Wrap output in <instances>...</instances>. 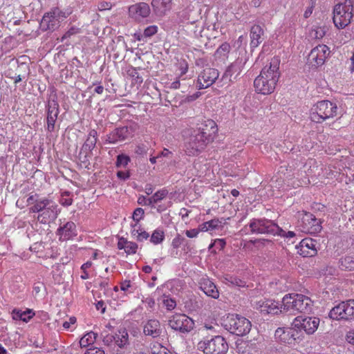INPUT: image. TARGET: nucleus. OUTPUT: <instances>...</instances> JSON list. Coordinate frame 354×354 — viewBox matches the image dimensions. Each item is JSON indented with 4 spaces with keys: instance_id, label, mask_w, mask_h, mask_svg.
Segmentation results:
<instances>
[{
    "instance_id": "nucleus-1",
    "label": "nucleus",
    "mask_w": 354,
    "mask_h": 354,
    "mask_svg": "<svg viewBox=\"0 0 354 354\" xmlns=\"http://www.w3.org/2000/svg\"><path fill=\"white\" fill-rule=\"evenodd\" d=\"M279 64V59L273 57L269 66H266L261 70L260 75L254 81V86L257 93L268 95L274 91L280 76Z\"/></svg>"
},
{
    "instance_id": "nucleus-2",
    "label": "nucleus",
    "mask_w": 354,
    "mask_h": 354,
    "mask_svg": "<svg viewBox=\"0 0 354 354\" xmlns=\"http://www.w3.org/2000/svg\"><path fill=\"white\" fill-rule=\"evenodd\" d=\"M313 301L310 297L301 294L292 293L286 295L281 301V308L284 313L290 312L308 313L312 310Z\"/></svg>"
},
{
    "instance_id": "nucleus-3",
    "label": "nucleus",
    "mask_w": 354,
    "mask_h": 354,
    "mask_svg": "<svg viewBox=\"0 0 354 354\" xmlns=\"http://www.w3.org/2000/svg\"><path fill=\"white\" fill-rule=\"evenodd\" d=\"M197 348L204 354H227L229 345L226 339L221 335H214L211 338L205 337L201 340Z\"/></svg>"
},
{
    "instance_id": "nucleus-4",
    "label": "nucleus",
    "mask_w": 354,
    "mask_h": 354,
    "mask_svg": "<svg viewBox=\"0 0 354 354\" xmlns=\"http://www.w3.org/2000/svg\"><path fill=\"white\" fill-rule=\"evenodd\" d=\"M354 0H344L336 4L333 9V23L338 29H343L351 24L353 17Z\"/></svg>"
},
{
    "instance_id": "nucleus-5",
    "label": "nucleus",
    "mask_w": 354,
    "mask_h": 354,
    "mask_svg": "<svg viewBox=\"0 0 354 354\" xmlns=\"http://www.w3.org/2000/svg\"><path fill=\"white\" fill-rule=\"evenodd\" d=\"M337 106L329 100L318 102L311 109L310 120L316 123H322L326 120L336 116Z\"/></svg>"
},
{
    "instance_id": "nucleus-6",
    "label": "nucleus",
    "mask_w": 354,
    "mask_h": 354,
    "mask_svg": "<svg viewBox=\"0 0 354 354\" xmlns=\"http://www.w3.org/2000/svg\"><path fill=\"white\" fill-rule=\"evenodd\" d=\"M223 326L232 334L243 336L250 332L252 325L245 317L239 315H230L223 320Z\"/></svg>"
},
{
    "instance_id": "nucleus-7",
    "label": "nucleus",
    "mask_w": 354,
    "mask_h": 354,
    "mask_svg": "<svg viewBox=\"0 0 354 354\" xmlns=\"http://www.w3.org/2000/svg\"><path fill=\"white\" fill-rule=\"evenodd\" d=\"M210 142L198 131L194 130L185 142V152L189 156H195L201 152Z\"/></svg>"
},
{
    "instance_id": "nucleus-8",
    "label": "nucleus",
    "mask_w": 354,
    "mask_h": 354,
    "mask_svg": "<svg viewBox=\"0 0 354 354\" xmlns=\"http://www.w3.org/2000/svg\"><path fill=\"white\" fill-rule=\"evenodd\" d=\"M297 227L301 232L306 234H317L322 228L320 221L313 214L307 212L301 214Z\"/></svg>"
},
{
    "instance_id": "nucleus-9",
    "label": "nucleus",
    "mask_w": 354,
    "mask_h": 354,
    "mask_svg": "<svg viewBox=\"0 0 354 354\" xmlns=\"http://www.w3.org/2000/svg\"><path fill=\"white\" fill-rule=\"evenodd\" d=\"M252 234H264L276 235L279 226L272 220L266 218H253L249 223Z\"/></svg>"
},
{
    "instance_id": "nucleus-10",
    "label": "nucleus",
    "mask_w": 354,
    "mask_h": 354,
    "mask_svg": "<svg viewBox=\"0 0 354 354\" xmlns=\"http://www.w3.org/2000/svg\"><path fill=\"white\" fill-rule=\"evenodd\" d=\"M169 326L174 330L181 333H187L194 328V320L185 314H176L168 321Z\"/></svg>"
},
{
    "instance_id": "nucleus-11",
    "label": "nucleus",
    "mask_w": 354,
    "mask_h": 354,
    "mask_svg": "<svg viewBox=\"0 0 354 354\" xmlns=\"http://www.w3.org/2000/svg\"><path fill=\"white\" fill-rule=\"evenodd\" d=\"M136 128L133 126H124L115 128L107 135L106 142L115 144L132 138L134 136Z\"/></svg>"
},
{
    "instance_id": "nucleus-12",
    "label": "nucleus",
    "mask_w": 354,
    "mask_h": 354,
    "mask_svg": "<svg viewBox=\"0 0 354 354\" xmlns=\"http://www.w3.org/2000/svg\"><path fill=\"white\" fill-rule=\"evenodd\" d=\"M319 318L316 317L299 316L296 317L292 323L295 328L303 329L307 334H313L319 325Z\"/></svg>"
},
{
    "instance_id": "nucleus-13",
    "label": "nucleus",
    "mask_w": 354,
    "mask_h": 354,
    "mask_svg": "<svg viewBox=\"0 0 354 354\" xmlns=\"http://www.w3.org/2000/svg\"><path fill=\"white\" fill-rule=\"evenodd\" d=\"M329 54V48L326 45H318L311 50L308 55V61L311 64L314 62V66L316 67L320 66L324 64Z\"/></svg>"
},
{
    "instance_id": "nucleus-14",
    "label": "nucleus",
    "mask_w": 354,
    "mask_h": 354,
    "mask_svg": "<svg viewBox=\"0 0 354 354\" xmlns=\"http://www.w3.org/2000/svg\"><path fill=\"white\" fill-rule=\"evenodd\" d=\"M218 70L212 68H205L198 77L196 87L203 89L211 86L218 77Z\"/></svg>"
},
{
    "instance_id": "nucleus-15",
    "label": "nucleus",
    "mask_w": 354,
    "mask_h": 354,
    "mask_svg": "<svg viewBox=\"0 0 354 354\" xmlns=\"http://www.w3.org/2000/svg\"><path fill=\"white\" fill-rule=\"evenodd\" d=\"M319 244L312 238L303 239L297 249L298 253L304 257H311L317 254Z\"/></svg>"
},
{
    "instance_id": "nucleus-16",
    "label": "nucleus",
    "mask_w": 354,
    "mask_h": 354,
    "mask_svg": "<svg viewBox=\"0 0 354 354\" xmlns=\"http://www.w3.org/2000/svg\"><path fill=\"white\" fill-rule=\"evenodd\" d=\"M47 108V130L53 132L55 130V122L59 113V106L56 99L53 98L48 100Z\"/></svg>"
},
{
    "instance_id": "nucleus-17",
    "label": "nucleus",
    "mask_w": 354,
    "mask_h": 354,
    "mask_svg": "<svg viewBox=\"0 0 354 354\" xmlns=\"http://www.w3.org/2000/svg\"><path fill=\"white\" fill-rule=\"evenodd\" d=\"M257 305L261 313L263 314L277 315L283 312V308H281V304L274 300H261L258 301Z\"/></svg>"
},
{
    "instance_id": "nucleus-18",
    "label": "nucleus",
    "mask_w": 354,
    "mask_h": 354,
    "mask_svg": "<svg viewBox=\"0 0 354 354\" xmlns=\"http://www.w3.org/2000/svg\"><path fill=\"white\" fill-rule=\"evenodd\" d=\"M248 61V58L245 57H238L234 62L231 64L225 72L223 75V79L229 78L230 81H232V77L234 74L236 75L234 77V79H236L238 75L241 72L244 65L246 64Z\"/></svg>"
},
{
    "instance_id": "nucleus-19",
    "label": "nucleus",
    "mask_w": 354,
    "mask_h": 354,
    "mask_svg": "<svg viewBox=\"0 0 354 354\" xmlns=\"http://www.w3.org/2000/svg\"><path fill=\"white\" fill-rule=\"evenodd\" d=\"M163 328L158 319H149L144 325L143 333L145 335L157 338L162 335Z\"/></svg>"
},
{
    "instance_id": "nucleus-20",
    "label": "nucleus",
    "mask_w": 354,
    "mask_h": 354,
    "mask_svg": "<svg viewBox=\"0 0 354 354\" xmlns=\"http://www.w3.org/2000/svg\"><path fill=\"white\" fill-rule=\"evenodd\" d=\"M129 15L134 19L139 20L145 18L150 14L149 6L145 2H140L131 6L129 8Z\"/></svg>"
},
{
    "instance_id": "nucleus-21",
    "label": "nucleus",
    "mask_w": 354,
    "mask_h": 354,
    "mask_svg": "<svg viewBox=\"0 0 354 354\" xmlns=\"http://www.w3.org/2000/svg\"><path fill=\"white\" fill-rule=\"evenodd\" d=\"M57 235H59V240L62 241L73 239L77 235L75 224L72 221H68L62 226L60 225L57 229Z\"/></svg>"
},
{
    "instance_id": "nucleus-22",
    "label": "nucleus",
    "mask_w": 354,
    "mask_h": 354,
    "mask_svg": "<svg viewBox=\"0 0 354 354\" xmlns=\"http://www.w3.org/2000/svg\"><path fill=\"white\" fill-rule=\"evenodd\" d=\"M201 134L206 137V139L212 142L217 133V125L212 120H207L201 124V127L196 129Z\"/></svg>"
},
{
    "instance_id": "nucleus-23",
    "label": "nucleus",
    "mask_w": 354,
    "mask_h": 354,
    "mask_svg": "<svg viewBox=\"0 0 354 354\" xmlns=\"http://www.w3.org/2000/svg\"><path fill=\"white\" fill-rule=\"evenodd\" d=\"M57 216V205L53 201L50 205L41 213L37 216V221L43 224H46L51 220H55Z\"/></svg>"
},
{
    "instance_id": "nucleus-24",
    "label": "nucleus",
    "mask_w": 354,
    "mask_h": 354,
    "mask_svg": "<svg viewBox=\"0 0 354 354\" xmlns=\"http://www.w3.org/2000/svg\"><path fill=\"white\" fill-rule=\"evenodd\" d=\"M59 23V21L54 17L50 11L45 13L43 16L40 22V26L44 30H54L58 27Z\"/></svg>"
},
{
    "instance_id": "nucleus-25",
    "label": "nucleus",
    "mask_w": 354,
    "mask_h": 354,
    "mask_svg": "<svg viewBox=\"0 0 354 354\" xmlns=\"http://www.w3.org/2000/svg\"><path fill=\"white\" fill-rule=\"evenodd\" d=\"M172 0H152L151 6L158 16H163L171 9Z\"/></svg>"
},
{
    "instance_id": "nucleus-26",
    "label": "nucleus",
    "mask_w": 354,
    "mask_h": 354,
    "mask_svg": "<svg viewBox=\"0 0 354 354\" xmlns=\"http://www.w3.org/2000/svg\"><path fill=\"white\" fill-rule=\"evenodd\" d=\"M263 30L259 25H254L250 29V46L251 48L257 47L263 41L262 35Z\"/></svg>"
},
{
    "instance_id": "nucleus-27",
    "label": "nucleus",
    "mask_w": 354,
    "mask_h": 354,
    "mask_svg": "<svg viewBox=\"0 0 354 354\" xmlns=\"http://www.w3.org/2000/svg\"><path fill=\"white\" fill-rule=\"evenodd\" d=\"M97 140V133L95 129L89 131L88 137L84 142L81 151L84 153L92 154V150L95 147Z\"/></svg>"
},
{
    "instance_id": "nucleus-28",
    "label": "nucleus",
    "mask_w": 354,
    "mask_h": 354,
    "mask_svg": "<svg viewBox=\"0 0 354 354\" xmlns=\"http://www.w3.org/2000/svg\"><path fill=\"white\" fill-rule=\"evenodd\" d=\"M346 311L345 310V304L344 302L342 301L330 310L329 313V317L333 319L346 320Z\"/></svg>"
},
{
    "instance_id": "nucleus-29",
    "label": "nucleus",
    "mask_w": 354,
    "mask_h": 354,
    "mask_svg": "<svg viewBox=\"0 0 354 354\" xmlns=\"http://www.w3.org/2000/svg\"><path fill=\"white\" fill-rule=\"evenodd\" d=\"M34 315L35 313L30 309L22 311L21 310L15 308L12 311L13 319L21 320L24 322H28Z\"/></svg>"
},
{
    "instance_id": "nucleus-30",
    "label": "nucleus",
    "mask_w": 354,
    "mask_h": 354,
    "mask_svg": "<svg viewBox=\"0 0 354 354\" xmlns=\"http://www.w3.org/2000/svg\"><path fill=\"white\" fill-rule=\"evenodd\" d=\"M51 202V200L46 198L36 199L35 205L30 208V212L40 214L43 212L49 205H50Z\"/></svg>"
},
{
    "instance_id": "nucleus-31",
    "label": "nucleus",
    "mask_w": 354,
    "mask_h": 354,
    "mask_svg": "<svg viewBox=\"0 0 354 354\" xmlns=\"http://www.w3.org/2000/svg\"><path fill=\"white\" fill-rule=\"evenodd\" d=\"M201 290L209 297L216 299L219 296L218 289L214 283L210 281H207L203 283L201 286Z\"/></svg>"
},
{
    "instance_id": "nucleus-32",
    "label": "nucleus",
    "mask_w": 354,
    "mask_h": 354,
    "mask_svg": "<svg viewBox=\"0 0 354 354\" xmlns=\"http://www.w3.org/2000/svg\"><path fill=\"white\" fill-rule=\"evenodd\" d=\"M339 268L344 271L354 270V257L351 256H345L339 260Z\"/></svg>"
},
{
    "instance_id": "nucleus-33",
    "label": "nucleus",
    "mask_w": 354,
    "mask_h": 354,
    "mask_svg": "<svg viewBox=\"0 0 354 354\" xmlns=\"http://www.w3.org/2000/svg\"><path fill=\"white\" fill-rule=\"evenodd\" d=\"M168 193V190L165 188L157 191L152 195V196L149 198L148 206L153 207L154 204L158 203L165 198L167 196Z\"/></svg>"
},
{
    "instance_id": "nucleus-34",
    "label": "nucleus",
    "mask_w": 354,
    "mask_h": 354,
    "mask_svg": "<svg viewBox=\"0 0 354 354\" xmlns=\"http://www.w3.org/2000/svg\"><path fill=\"white\" fill-rule=\"evenodd\" d=\"M115 344L120 348H124L129 344V335L126 329L119 331L118 334H115Z\"/></svg>"
},
{
    "instance_id": "nucleus-35",
    "label": "nucleus",
    "mask_w": 354,
    "mask_h": 354,
    "mask_svg": "<svg viewBox=\"0 0 354 354\" xmlns=\"http://www.w3.org/2000/svg\"><path fill=\"white\" fill-rule=\"evenodd\" d=\"M275 336L280 337L281 340L283 342L288 341V337H291L293 339H295L294 331L292 329L284 330L283 329L279 328L275 331Z\"/></svg>"
},
{
    "instance_id": "nucleus-36",
    "label": "nucleus",
    "mask_w": 354,
    "mask_h": 354,
    "mask_svg": "<svg viewBox=\"0 0 354 354\" xmlns=\"http://www.w3.org/2000/svg\"><path fill=\"white\" fill-rule=\"evenodd\" d=\"M224 281L226 284L239 287H245L246 283L245 281L232 275H226L224 277Z\"/></svg>"
},
{
    "instance_id": "nucleus-37",
    "label": "nucleus",
    "mask_w": 354,
    "mask_h": 354,
    "mask_svg": "<svg viewBox=\"0 0 354 354\" xmlns=\"http://www.w3.org/2000/svg\"><path fill=\"white\" fill-rule=\"evenodd\" d=\"M97 334L90 332L84 335L80 340V345L82 348L86 347L89 344H93L96 338Z\"/></svg>"
},
{
    "instance_id": "nucleus-38",
    "label": "nucleus",
    "mask_w": 354,
    "mask_h": 354,
    "mask_svg": "<svg viewBox=\"0 0 354 354\" xmlns=\"http://www.w3.org/2000/svg\"><path fill=\"white\" fill-rule=\"evenodd\" d=\"M230 46L228 43L225 42L222 44L215 52V56L217 58L221 59L227 57L230 53Z\"/></svg>"
},
{
    "instance_id": "nucleus-39",
    "label": "nucleus",
    "mask_w": 354,
    "mask_h": 354,
    "mask_svg": "<svg viewBox=\"0 0 354 354\" xmlns=\"http://www.w3.org/2000/svg\"><path fill=\"white\" fill-rule=\"evenodd\" d=\"M344 302L345 310L346 311V320L354 319V299H349Z\"/></svg>"
},
{
    "instance_id": "nucleus-40",
    "label": "nucleus",
    "mask_w": 354,
    "mask_h": 354,
    "mask_svg": "<svg viewBox=\"0 0 354 354\" xmlns=\"http://www.w3.org/2000/svg\"><path fill=\"white\" fill-rule=\"evenodd\" d=\"M164 232L161 230H156L153 232L150 241L153 244H158L164 240Z\"/></svg>"
},
{
    "instance_id": "nucleus-41",
    "label": "nucleus",
    "mask_w": 354,
    "mask_h": 354,
    "mask_svg": "<svg viewBox=\"0 0 354 354\" xmlns=\"http://www.w3.org/2000/svg\"><path fill=\"white\" fill-rule=\"evenodd\" d=\"M158 28L156 26H150L146 28L144 30L143 35L138 36L137 39L140 41L143 37H149L153 36L157 32Z\"/></svg>"
},
{
    "instance_id": "nucleus-42",
    "label": "nucleus",
    "mask_w": 354,
    "mask_h": 354,
    "mask_svg": "<svg viewBox=\"0 0 354 354\" xmlns=\"http://www.w3.org/2000/svg\"><path fill=\"white\" fill-rule=\"evenodd\" d=\"M130 162V158L124 154H120L117 156L116 166L118 167H126Z\"/></svg>"
},
{
    "instance_id": "nucleus-43",
    "label": "nucleus",
    "mask_w": 354,
    "mask_h": 354,
    "mask_svg": "<svg viewBox=\"0 0 354 354\" xmlns=\"http://www.w3.org/2000/svg\"><path fill=\"white\" fill-rule=\"evenodd\" d=\"M50 14L54 16V17L57 18L58 20L60 19H65L69 15L65 12L61 10L59 8H54L50 10Z\"/></svg>"
},
{
    "instance_id": "nucleus-44",
    "label": "nucleus",
    "mask_w": 354,
    "mask_h": 354,
    "mask_svg": "<svg viewBox=\"0 0 354 354\" xmlns=\"http://www.w3.org/2000/svg\"><path fill=\"white\" fill-rule=\"evenodd\" d=\"M144 214L145 211L141 207H138L134 210L132 218L133 221H136V224H137L141 219L143 218Z\"/></svg>"
},
{
    "instance_id": "nucleus-45",
    "label": "nucleus",
    "mask_w": 354,
    "mask_h": 354,
    "mask_svg": "<svg viewBox=\"0 0 354 354\" xmlns=\"http://www.w3.org/2000/svg\"><path fill=\"white\" fill-rule=\"evenodd\" d=\"M149 147L147 145L142 144L136 146L135 153L139 156H145L148 153Z\"/></svg>"
},
{
    "instance_id": "nucleus-46",
    "label": "nucleus",
    "mask_w": 354,
    "mask_h": 354,
    "mask_svg": "<svg viewBox=\"0 0 354 354\" xmlns=\"http://www.w3.org/2000/svg\"><path fill=\"white\" fill-rule=\"evenodd\" d=\"M137 249L138 245L136 243L128 241L124 249V251L127 254H132L136 252Z\"/></svg>"
},
{
    "instance_id": "nucleus-47",
    "label": "nucleus",
    "mask_w": 354,
    "mask_h": 354,
    "mask_svg": "<svg viewBox=\"0 0 354 354\" xmlns=\"http://www.w3.org/2000/svg\"><path fill=\"white\" fill-rule=\"evenodd\" d=\"M165 350L166 348L161 346L160 344H154L151 347V354H167Z\"/></svg>"
},
{
    "instance_id": "nucleus-48",
    "label": "nucleus",
    "mask_w": 354,
    "mask_h": 354,
    "mask_svg": "<svg viewBox=\"0 0 354 354\" xmlns=\"http://www.w3.org/2000/svg\"><path fill=\"white\" fill-rule=\"evenodd\" d=\"M128 74L129 76L134 78L136 80L137 83L142 82L143 80L141 77L139 76V73L136 68H132L131 70H129Z\"/></svg>"
},
{
    "instance_id": "nucleus-49",
    "label": "nucleus",
    "mask_w": 354,
    "mask_h": 354,
    "mask_svg": "<svg viewBox=\"0 0 354 354\" xmlns=\"http://www.w3.org/2000/svg\"><path fill=\"white\" fill-rule=\"evenodd\" d=\"M287 239H291L295 236V233L292 231L286 232L284 230L279 227V231L276 234Z\"/></svg>"
},
{
    "instance_id": "nucleus-50",
    "label": "nucleus",
    "mask_w": 354,
    "mask_h": 354,
    "mask_svg": "<svg viewBox=\"0 0 354 354\" xmlns=\"http://www.w3.org/2000/svg\"><path fill=\"white\" fill-rule=\"evenodd\" d=\"M185 241V238L182 237L180 235L178 234L176 238H174L172 241V246L174 248H178L180 247L181 244Z\"/></svg>"
},
{
    "instance_id": "nucleus-51",
    "label": "nucleus",
    "mask_w": 354,
    "mask_h": 354,
    "mask_svg": "<svg viewBox=\"0 0 354 354\" xmlns=\"http://www.w3.org/2000/svg\"><path fill=\"white\" fill-rule=\"evenodd\" d=\"M80 32V28L72 27L70 28L62 37V41H63L65 39L70 37L71 35L77 34Z\"/></svg>"
},
{
    "instance_id": "nucleus-52",
    "label": "nucleus",
    "mask_w": 354,
    "mask_h": 354,
    "mask_svg": "<svg viewBox=\"0 0 354 354\" xmlns=\"http://www.w3.org/2000/svg\"><path fill=\"white\" fill-rule=\"evenodd\" d=\"M326 30L325 27H319L315 30L314 37L316 39H322L326 35Z\"/></svg>"
},
{
    "instance_id": "nucleus-53",
    "label": "nucleus",
    "mask_w": 354,
    "mask_h": 354,
    "mask_svg": "<svg viewBox=\"0 0 354 354\" xmlns=\"http://www.w3.org/2000/svg\"><path fill=\"white\" fill-rule=\"evenodd\" d=\"M163 302L167 310H173L176 306V301L172 299L167 298L166 299H164Z\"/></svg>"
},
{
    "instance_id": "nucleus-54",
    "label": "nucleus",
    "mask_w": 354,
    "mask_h": 354,
    "mask_svg": "<svg viewBox=\"0 0 354 354\" xmlns=\"http://www.w3.org/2000/svg\"><path fill=\"white\" fill-rule=\"evenodd\" d=\"M221 223V222L218 219H212L206 222V224L208 225L207 228L209 227L210 230L217 228Z\"/></svg>"
},
{
    "instance_id": "nucleus-55",
    "label": "nucleus",
    "mask_w": 354,
    "mask_h": 354,
    "mask_svg": "<svg viewBox=\"0 0 354 354\" xmlns=\"http://www.w3.org/2000/svg\"><path fill=\"white\" fill-rule=\"evenodd\" d=\"M84 354H104V351L101 348L92 347L88 348Z\"/></svg>"
},
{
    "instance_id": "nucleus-56",
    "label": "nucleus",
    "mask_w": 354,
    "mask_h": 354,
    "mask_svg": "<svg viewBox=\"0 0 354 354\" xmlns=\"http://www.w3.org/2000/svg\"><path fill=\"white\" fill-rule=\"evenodd\" d=\"M81 154L82 152L80 153V159L81 160V162L85 165V167H87L90 165L88 158H91L92 154L85 153V155L83 158L82 157Z\"/></svg>"
},
{
    "instance_id": "nucleus-57",
    "label": "nucleus",
    "mask_w": 354,
    "mask_h": 354,
    "mask_svg": "<svg viewBox=\"0 0 354 354\" xmlns=\"http://www.w3.org/2000/svg\"><path fill=\"white\" fill-rule=\"evenodd\" d=\"M113 342L115 343V336L113 335H107L103 339V342L108 346Z\"/></svg>"
},
{
    "instance_id": "nucleus-58",
    "label": "nucleus",
    "mask_w": 354,
    "mask_h": 354,
    "mask_svg": "<svg viewBox=\"0 0 354 354\" xmlns=\"http://www.w3.org/2000/svg\"><path fill=\"white\" fill-rule=\"evenodd\" d=\"M149 237V233L146 231L140 230V232L137 234V241H143L144 240H147Z\"/></svg>"
},
{
    "instance_id": "nucleus-59",
    "label": "nucleus",
    "mask_w": 354,
    "mask_h": 354,
    "mask_svg": "<svg viewBox=\"0 0 354 354\" xmlns=\"http://www.w3.org/2000/svg\"><path fill=\"white\" fill-rule=\"evenodd\" d=\"M200 232L199 229H192L189 230H186L185 234L189 238H194L196 237Z\"/></svg>"
},
{
    "instance_id": "nucleus-60",
    "label": "nucleus",
    "mask_w": 354,
    "mask_h": 354,
    "mask_svg": "<svg viewBox=\"0 0 354 354\" xmlns=\"http://www.w3.org/2000/svg\"><path fill=\"white\" fill-rule=\"evenodd\" d=\"M117 176L120 180H125L128 179L130 177V174H129V171H119L117 172Z\"/></svg>"
},
{
    "instance_id": "nucleus-61",
    "label": "nucleus",
    "mask_w": 354,
    "mask_h": 354,
    "mask_svg": "<svg viewBox=\"0 0 354 354\" xmlns=\"http://www.w3.org/2000/svg\"><path fill=\"white\" fill-rule=\"evenodd\" d=\"M127 243H128V241L126 239H124L123 237L120 238L118 243V249H120V250L124 249V250Z\"/></svg>"
},
{
    "instance_id": "nucleus-62",
    "label": "nucleus",
    "mask_w": 354,
    "mask_h": 354,
    "mask_svg": "<svg viewBox=\"0 0 354 354\" xmlns=\"http://www.w3.org/2000/svg\"><path fill=\"white\" fill-rule=\"evenodd\" d=\"M76 317H71L69 318V322H64L63 323V327L65 329H68L70 328L71 324H74L76 322Z\"/></svg>"
},
{
    "instance_id": "nucleus-63",
    "label": "nucleus",
    "mask_w": 354,
    "mask_h": 354,
    "mask_svg": "<svg viewBox=\"0 0 354 354\" xmlns=\"http://www.w3.org/2000/svg\"><path fill=\"white\" fill-rule=\"evenodd\" d=\"M149 198L144 196H140L138 199V203L140 205H148Z\"/></svg>"
},
{
    "instance_id": "nucleus-64",
    "label": "nucleus",
    "mask_w": 354,
    "mask_h": 354,
    "mask_svg": "<svg viewBox=\"0 0 354 354\" xmlns=\"http://www.w3.org/2000/svg\"><path fill=\"white\" fill-rule=\"evenodd\" d=\"M346 339L350 344H354V330L347 334Z\"/></svg>"
}]
</instances>
